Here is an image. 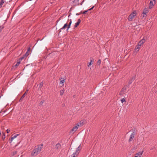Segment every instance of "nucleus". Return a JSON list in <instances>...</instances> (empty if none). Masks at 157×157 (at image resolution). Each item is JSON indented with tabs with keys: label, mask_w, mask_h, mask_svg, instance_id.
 <instances>
[{
	"label": "nucleus",
	"mask_w": 157,
	"mask_h": 157,
	"mask_svg": "<svg viewBox=\"0 0 157 157\" xmlns=\"http://www.w3.org/2000/svg\"><path fill=\"white\" fill-rule=\"evenodd\" d=\"M43 144H41L35 146L32 152L31 156H34L37 155L41 151L43 147Z\"/></svg>",
	"instance_id": "nucleus-1"
},
{
	"label": "nucleus",
	"mask_w": 157,
	"mask_h": 157,
	"mask_svg": "<svg viewBox=\"0 0 157 157\" xmlns=\"http://www.w3.org/2000/svg\"><path fill=\"white\" fill-rule=\"evenodd\" d=\"M80 146V145L76 148L75 150L74 149L72 148L69 149L68 151V153L71 155L70 157H75L78 155L79 153ZM69 157H70V156Z\"/></svg>",
	"instance_id": "nucleus-2"
},
{
	"label": "nucleus",
	"mask_w": 157,
	"mask_h": 157,
	"mask_svg": "<svg viewBox=\"0 0 157 157\" xmlns=\"http://www.w3.org/2000/svg\"><path fill=\"white\" fill-rule=\"evenodd\" d=\"M137 14V12L136 10L134 11L128 17V20L129 21H131L134 18V17Z\"/></svg>",
	"instance_id": "nucleus-3"
},
{
	"label": "nucleus",
	"mask_w": 157,
	"mask_h": 157,
	"mask_svg": "<svg viewBox=\"0 0 157 157\" xmlns=\"http://www.w3.org/2000/svg\"><path fill=\"white\" fill-rule=\"evenodd\" d=\"M132 134H131V135L130 136V138L128 140L129 142H131L133 140V139L135 135L136 134L135 130L132 129Z\"/></svg>",
	"instance_id": "nucleus-4"
},
{
	"label": "nucleus",
	"mask_w": 157,
	"mask_h": 157,
	"mask_svg": "<svg viewBox=\"0 0 157 157\" xmlns=\"http://www.w3.org/2000/svg\"><path fill=\"white\" fill-rule=\"evenodd\" d=\"M151 7H149L147 8H145L144 10H143V17H145L147 16L146 13H148L149 11V10L150 9Z\"/></svg>",
	"instance_id": "nucleus-5"
},
{
	"label": "nucleus",
	"mask_w": 157,
	"mask_h": 157,
	"mask_svg": "<svg viewBox=\"0 0 157 157\" xmlns=\"http://www.w3.org/2000/svg\"><path fill=\"white\" fill-rule=\"evenodd\" d=\"M36 0L35 1V0H30L27 2V4L30 5H33V4H35L36 2Z\"/></svg>",
	"instance_id": "nucleus-6"
},
{
	"label": "nucleus",
	"mask_w": 157,
	"mask_h": 157,
	"mask_svg": "<svg viewBox=\"0 0 157 157\" xmlns=\"http://www.w3.org/2000/svg\"><path fill=\"white\" fill-rule=\"evenodd\" d=\"M77 126L74 127L71 130V132H75L76 131L77 129L78 128V126H79V125L78 124H77Z\"/></svg>",
	"instance_id": "nucleus-7"
},
{
	"label": "nucleus",
	"mask_w": 157,
	"mask_h": 157,
	"mask_svg": "<svg viewBox=\"0 0 157 157\" xmlns=\"http://www.w3.org/2000/svg\"><path fill=\"white\" fill-rule=\"evenodd\" d=\"M28 90H26L25 92L24 93V94L22 95V96H21V98L19 100V101H21L22 99H23V98L25 97L26 95L27 94L28 92Z\"/></svg>",
	"instance_id": "nucleus-8"
},
{
	"label": "nucleus",
	"mask_w": 157,
	"mask_h": 157,
	"mask_svg": "<svg viewBox=\"0 0 157 157\" xmlns=\"http://www.w3.org/2000/svg\"><path fill=\"white\" fill-rule=\"evenodd\" d=\"M61 144L58 143H57L56 145L55 148L56 150H60L61 148Z\"/></svg>",
	"instance_id": "nucleus-9"
},
{
	"label": "nucleus",
	"mask_w": 157,
	"mask_h": 157,
	"mask_svg": "<svg viewBox=\"0 0 157 157\" xmlns=\"http://www.w3.org/2000/svg\"><path fill=\"white\" fill-rule=\"evenodd\" d=\"M145 40L143 38L142 40H140L138 43V45L141 46L143 43L145 42Z\"/></svg>",
	"instance_id": "nucleus-10"
},
{
	"label": "nucleus",
	"mask_w": 157,
	"mask_h": 157,
	"mask_svg": "<svg viewBox=\"0 0 157 157\" xmlns=\"http://www.w3.org/2000/svg\"><path fill=\"white\" fill-rule=\"evenodd\" d=\"M67 23L65 24L64 26H63V27L59 29V33H60V32L62 30H63V29H65L66 28V27H67Z\"/></svg>",
	"instance_id": "nucleus-11"
},
{
	"label": "nucleus",
	"mask_w": 157,
	"mask_h": 157,
	"mask_svg": "<svg viewBox=\"0 0 157 157\" xmlns=\"http://www.w3.org/2000/svg\"><path fill=\"white\" fill-rule=\"evenodd\" d=\"M81 21L80 19H79L78 20V22L75 23V25H74V27H77L79 25L81 22Z\"/></svg>",
	"instance_id": "nucleus-12"
},
{
	"label": "nucleus",
	"mask_w": 157,
	"mask_h": 157,
	"mask_svg": "<svg viewBox=\"0 0 157 157\" xmlns=\"http://www.w3.org/2000/svg\"><path fill=\"white\" fill-rule=\"evenodd\" d=\"M59 80H60L59 84H63H63L64 82V79L61 78L59 79Z\"/></svg>",
	"instance_id": "nucleus-13"
},
{
	"label": "nucleus",
	"mask_w": 157,
	"mask_h": 157,
	"mask_svg": "<svg viewBox=\"0 0 157 157\" xmlns=\"http://www.w3.org/2000/svg\"><path fill=\"white\" fill-rule=\"evenodd\" d=\"M143 151L142 152H139L138 153H137L136 154L135 156H138L139 157H140L143 154Z\"/></svg>",
	"instance_id": "nucleus-14"
},
{
	"label": "nucleus",
	"mask_w": 157,
	"mask_h": 157,
	"mask_svg": "<svg viewBox=\"0 0 157 157\" xmlns=\"http://www.w3.org/2000/svg\"><path fill=\"white\" fill-rule=\"evenodd\" d=\"M140 46L138 45H137L135 48V50H136V51H138L139 49L140 48Z\"/></svg>",
	"instance_id": "nucleus-15"
},
{
	"label": "nucleus",
	"mask_w": 157,
	"mask_h": 157,
	"mask_svg": "<svg viewBox=\"0 0 157 157\" xmlns=\"http://www.w3.org/2000/svg\"><path fill=\"white\" fill-rule=\"evenodd\" d=\"M43 82H41L39 85V86L38 88V90H41V88L43 86Z\"/></svg>",
	"instance_id": "nucleus-16"
},
{
	"label": "nucleus",
	"mask_w": 157,
	"mask_h": 157,
	"mask_svg": "<svg viewBox=\"0 0 157 157\" xmlns=\"http://www.w3.org/2000/svg\"><path fill=\"white\" fill-rule=\"evenodd\" d=\"M126 86H124L121 90V92H123L124 93L126 91Z\"/></svg>",
	"instance_id": "nucleus-17"
},
{
	"label": "nucleus",
	"mask_w": 157,
	"mask_h": 157,
	"mask_svg": "<svg viewBox=\"0 0 157 157\" xmlns=\"http://www.w3.org/2000/svg\"><path fill=\"white\" fill-rule=\"evenodd\" d=\"M5 2L4 0H1L0 2V8L2 7V6Z\"/></svg>",
	"instance_id": "nucleus-18"
},
{
	"label": "nucleus",
	"mask_w": 157,
	"mask_h": 157,
	"mask_svg": "<svg viewBox=\"0 0 157 157\" xmlns=\"http://www.w3.org/2000/svg\"><path fill=\"white\" fill-rule=\"evenodd\" d=\"M20 62H20V61H19L18 60H17V63L13 67H15L16 68H17V67L19 66V65L20 63Z\"/></svg>",
	"instance_id": "nucleus-19"
},
{
	"label": "nucleus",
	"mask_w": 157,
	"mask_h": 157,
	"mask_svg": "<svg viewBox=\"0 0 157 157\" xmlns=\"http://www.w3.org/2000/svg\"><path fill=\"white\" fill-rule=\"evenodd\" d=\"M155 2H153L152 1V0H151L150 1V5L151 6H154L155 4Z\"/></svg>",
	"instance_id": "nucleus-20"
},
{
	"label": "nucleus",
	"mask_w": 157,
	"mask_h": 157,
	"mask_svg": "<svg viewBox=\"0 0 157 157\" xmlns=\"http://www.w3.org/2000/svg\"><path fill=\"white\" fill-rule=\"evenodd\" d=\"M64 89L63 88V89H62L61 91H60V95H62L63 94V93L64 92Z\"/></svg>",
	"instance_id": "nucleus-21"
},
{
	"label": "nucleus",
	"mask_w": 157,
	"mask_h": 157,
	"mask_svg": "<svg viewBox=\"0 0 157 157\" xmlns=\"http://www.w3.org/2000/svg\"><path fill=\"white\" fill-rule=\"evenodd\" d=\"M5 133L2 132V138L3 140H4L5 138Z\"/></svg>",
	"instance_id": "nucleus-22"
},
{
	"label": "nucleus",
	"mask_w": 157,
	"mask_h": 157,
	"mask_svg": "<svg viewBox=\"0 0 157 157\" xmlns=\"http://www.w3.org/2000/svg\"><path fill=\"white\" fill-rule=\"evenodd\" d=\"M135 78H136V75H135L134 76H133L131 78H130V79L133 81L135 79Z\"/></svg>",
	"instance_id": "nucleus-23"
},
{
	"label": "nucleus",
	"mask_w": 157,
	"mask_h": 157,
	"mask_svg": "<svg viewBox=\"0 0 157 157\" xmlns=\"http://www.w3.org/2000/svg\"><path fill=\"white\" fill-rule=\"evenodd\" d=\"M17 153V151H14V152H12L11 153V155L12 156H14V155H15Z\"/></svg>",
	"instance_id": "nucleus-24"
},
{
	"label": "nucleus",
	"mask_w": 157,
	"mask_h": 157,
	"mask_svg": "<svg viewBox=\"0 0 157 157\" xmlns=\"http://www.w3.org/2000/svg\"><path fill=\"white\" fill-rule=\"evenodd\" d=\"M93 59L92 58L91 59H90V62L89 64L88 65V67H89L90 65H91V63L92 62H93Z\"/></svg>",
	"instance_id": "nucleus-25"
},
{
	"label": "nucleus",
	"mask_w": 157,
	"mask_h": 157,
	"mask_svg": "<svg viewBox=\"0 0 157 157\" xmlns=\"http://www.w3.org/2000/svg\"><path fill=\"white\" fill-rule=\"evenodd\" d=\"M101 61L100 59L98 60L97 63L98 65H100L101 64Z\"/></svg>",
	"instance_id": "nucleus-26"
},
{
	"label": "nucleus",
	"mask_w": 157,
	"mask_h": 157,
	"mask_svg": "<svg viewBox=\"0 0 157 157\" xmlns=\"http://www.w3.org/2000/svg\"><path fill=\"white\" fill-rule=\"evenodd\" d=\"M4 28V26L2 25L0 26V33Z\"/></svg>",
	"instance_id": "nucleus-27"
},
{
	"label": "nucleus",
	"mask_w": 157,
	"mask_h": 157,
	"mask_svg": "<svg viewBox=\"0 0 157 157\" xmlns=\"http://www.w3.org/2000/svg\"><path fill=\"white\" fill-rule=\"evenodd\" d=\"M44 102V100H42L40 103V105H42Z\"/></svg>",
	"instance_id": "nucleus-28"
},
{
	"label": "nucleus",
	"mask_w": 157,
	"mask_h": 157,
	"mask_svg": "<svg viewBox=\"0 0 157 157\" xmlns=\"http://www.w3.org/2000/svg\"><path fill=\"white\" fill-rule=\"evenodd\" d=\"M24 57H21L20 58L17 60H18L19 61H20V62H21V61L24 59Z\"/></svg>",
	"instance_id": "nucleus-29"
},
{
	"label": "nucleus",
	"mask_w": 157,
	"mask_h": 157,
	"mask_svg": "<svg viewBox=\"0 0 157 157\" xmlns=\"http://www.w3.org/2000/svg\"><path fill=\"white\" fill-rule=\"evenodd\" d=\"M13 135H12V137L11 138V139L10 140V143H11L12 141L14 139V138L13 137Z\"/></svg>",
	"instance_id": "nucleus-30"
},
{
	"label": "nucleus",
	"mask_w": 157,
	"mask_h": 157,
	"mask_svg": "<svg viewBox=\"0 0 157 157\" xmlns=\"http://www.w3.org/2000/svg\"><path fill=\"white\" fill-rule=\"evenodd\" d=\"M48 10V8H47V6H46L44 8V10H45V11H47Z\"/></svg>",
	"instance_id": "nucleus-31"
},
{
	"label": "nucleus",
	"mask_w": 157,
	"mask_h": 157,
	"mask_svg": "<svg viewBox=\"0 0 157 157\" xmlns=\"http://www.w3.org/2000/svg\"><path fill=\"white\" fill-rule=\"evenodd\" d=\"M121 101L122 103H123L124 101H125V100L124 99L122 98L121 99Z\"/></svg>",
	"instance_id": "nucleus-32"
},
{
	"label": "nucleus",
	"mask_w": 157,
	"mask_h": 157,
	"mask_svg": "<svg viewBox=\"0 0 157 157\" xmlns=\"http://www.w3.org/2000/svg\"><path fill=\"white\" fill-rule=\"evenodd\" d=\"M132 81L130 79L128 83V85H130V84H131L132 83Z\"/></svg>",
	"instance_id": "nucleus-33"
},
{
	"label": "nucleus",
	"mask_w": 157,
	"mask_h": 157,
	"mask_svg": "<svg viewBox=\"0 0 157 157\" xmlns=\"http://www.w3.org/2000/svg\"><path fill=\"white\" fill-rule=\"evenodd\" d=\"M19 134H16V135H13V137L15 138L17 137V136H19Z\"/></svg>",
	"instance_id": "nucleus-34"
},
{
	"label": "nucleus",
	"mask_w": 157,
	"mask_h": 157,
	"mask_svg": "<svg viewBox=\"0 0 157 157\" xmlns=\"http://www.w3.org/2000/svg\"><path fill=\"white\" fill-rule=\"evenodd\" d=\"M124 94V93L123 92H121V91L120 92L119 94L120 95H122Z\"/></svg>",
	"instance_id": "nucleus-35"
},
{
	"label": "nucleus",
	"mask_w": 157,
	"mask_h": 157,
	"mask_svg": "<svg viewBox=\"0 0 157 157\" xmlns=\"http://www.w3.org/2000/svg\"><path fill=\"white\" fill-rule=\"evenodd\" d=\"M88 11V10H85L83 12L82 14H85Z\"/></svg>",
	"instance_id": "nucleus-36"
},
{
	"label": "nucleus",
	"mask_w": 157,
	"mask_h": 157,
	"mask_svg": "<svg viewBox=\"0 0 157 157\" xmlns=\"http://www.w3.org/2000/svg\"><path fill=\"white\" fill-rule=\"evenodd\" d=\"M94 6H93L92 8H91L90 9H89L88 10V11L91 10H92L94 8Z\"/></svg>",
	"instance_id": "nucleus-37"
},
{
	"label": "nucleus",
	"mask_w": 157,
	"mask_h": 157,
	"mask_svg": "<svg viewBox=\"0 0 157 157\" xmlns=\"http://www.w3.org/2000/svg\"><path fill=\"white\" fill-rule=\"evenodd\" d=\"M67 25V29H68L70 28L71 25L70 24H68Z\"/></svg>",
	"instance_id": "nucleus-38"
},
{
	"label": "nucleus",
	"mask_w": 157,
	"mask_h": 157,
	"mask_svg": "<svg viewBox=\"0 0 157 157\" xmlns=\"http://www.w3.org/2000/svg\"><path fill=\"white\" fill-rule=\"evenodd\" d=\"M70 21L69 22V23L68 24H70V25H71V23H72V21H71V20L70 19L69 20Z\"/></svg>",
	"instance_id": "nucleus-39"
},
{
	"label": "nucleus",
	"mask_w": 157,
	"mask_h": 157,
	"mask_svg": "<svg viewBox=\"0 0 157 157\" xmlns=\"http://www.w3.org/2000/svg\"><path fill=\"white\" fill-rule=\"evenodd\" d=\"M79 0H74V1H73V2H75L76 3V2H78V1Z\"/></svg>",
	"instance_id": "nucleus-40"
},
{
	"label": "nucleus",
	"mask_w": 157,
	"mask_h": 157,
	"mask_svg": "<svg viewBox=\"0 0 157 157\" xmlns=\"http://www.w3.org/2000/svg\"><path fill=\"white\" fill-rule=\"evenodd\" d=\"M29 54L28 53V52H27L25 54V56H28L29 55Z\"/></svg>",
	"instance_id": "nucleus-41"
},
{
	"label": "nucleus",
	"mask_w": 157,
	"mask_h": 157,
	"mask_svg": "<svg viewBox=\"0 0 157 157\" xmlns=\"http://www.w3.org/2000/svg\"><path fill=\"white\" fill-rule=\"evenodd\" d=\"M6 132H7V133H9L10 132V130H9L8 129L6 130Z\"/></svg>",
	"instance_id": "nucleus-42"
},
{
	"label": "nucleus",
	"mask_w": 157,
	"mask_h": 157,
	"mask_svg": "<svg viewBox=\"0 0 157 157\" xmlns=\"http://www.w3.org/2000/svg\"><path fill=\"white\" fill-rule=\"evenodd\" d=\"M62 17H61L59 18V20H58L57 21H56V22H58L59 21V20H60V19H61V18Z\"/></svg>",
	"instance_id": "nucleus-43"
},
{
	"label": "nucleus",
	"mask_w": 157,
	"mask_h": 157,
	"mask_svg": "<svg viewBox=\"0 0 157 157\" xmlns=\"http://www.w3.org/2000/svg\"><path fill=\"white\" fill-rule=\"evenodd\" d=\"M84 0H83V1L81 3V5H82V3L84 2Z\"/></svg>",
	"instance_id": "nucleus-44"
},
{
	"label": "nucleus",
	"mask_w": 157,
	"mask_h": 157,
	"mask_svg": "<svg viewBox=\"0 0 157 157\" xmlns=\"http://www.w3.org/2000/svg\"><path fill=\"white\" fill-rule=\"evenodd\" d=\"M62 107H64L65 106V104H62Z\"/></svg>",
	"instance_id": "nucleus-45"
},
{
	"label": "nucleus",
	"mask_w": 157,
	"mask_h": 157,
	"mask_svg": "<svg viewBox=\"0 0 157 157\" xmlns=\"http://www.w3.org/2000/svg\"><path fill=\"white\" fill-rule=\"evenodd\" d=\"M80 14V13H77L76 14V15L77 16L79 15Z\"/></svg>",
	"instance_id": "nucleus-46"
},
{
	"label": "nucleus",
	"mask_w": 157,
	"mask_h": 157,
	"mask_svg": "<svg viewBox=\"0 0 157 157\" xmlns=\"http://www.w3.org/2000/svg\"><path fill=\"white\" fill-rule=\"evenodd\" d=\"M30 50V48H29L28 49V50H27V51L28 52V51H29Z\"/></svg>",
	"instance_id": "nucleus-47"
},
{
	"label": "nucleus",
	"mask_w": 157,
	"mask_h": 157,
	"mask_svg": "<svg viewBox=\"0 0 157 157\" xmlns=\"http://www.w3.org/2000/svg\"><path fill=\"white\" fill-rule=\"evenodd\" d=\"M82 13H83V12H82V11H81L80 13V14H81Z\"/></svg>",
	"instance_id": "nucleus-48"
},
{
	"label": "nucleus",
	"mask_w": 157,
	"mask_h": 157,
	"mask_svg": "<svg viewBox=\"0 0 157 157\" xmlns=\"http://www.w3.org/2000/svg\"><path fill=\"white\" fill-rule=\"evenodd\" d=\"M24 117H23V118H21V120H22L23 121V119H24Z\"/></svg>",
	"instance_id": "nucleus-49"
},
{
	"label": "nucleus",
	"mask_w": 157,
	"mask_h": 157,
	"mask_svg": "<svg viewBox=\"0 0 157 157\" xmlns=\"http://www.w3.org/2000/svg\"><path fill=\"white\" fill-rule=\"evenodd\" d=\"M152 1L153 2H155V0H152Z\"/></svg>",
	"instance_id": "nucleus-50"
},
{
	"label": "nucleus",
	"mask_w": 157,
	"mask_h": 157,
	"mask_svg": "<svg viewBox=\"0 0 157 157\" xmlns=\"http://www.w3.org/2000/svg\"><path fill=\"white\" fill-rule=\"evenodd\" d=\"M2 135L1 132H0V136H1Z\"/></svg>",
	"instance_id": "nucleus-51"
},
{
	"label": "nucleus",
	"mask_w": 157,
	"mask_h": 157,
	"mask_svg": "<svg viewBox=\"0 0 157 157\" xmlns=\"http://www.w3.org/2000/svg\"><path fill=\"white\" fill-rule=\"evenodd\" d=\"M68 29H67V32H68Z\"/></svg>",
	"instance_id": "nucleus-52"
},
{
	"label": "nucleus",
	"mask_w": 157,
	"mask_h": 157,
	"mask_svg": "<svg viewBox=\"0 0 157 157\" xmlns=\"http://www.w3.org/2000/svg\"><path fill=\"white\" fill-rule=\"evenodd\" d=\"M135 157H139L138 156H135Z\"/></svg>",
	"instance_id": "nucleus-53"
},
{
	"label": "nucleus",
	"mask_w": 157,
	"mask_h": 157,
	"mask_svg": "<svg viewBox=\"0 0 157 157\" xmlns=\"http://www.w3.org/2000/svg\"><path fill=\"white\" fill-rule=\"evenodd\" d=\"M80 124H81V121H80Z\"/></svg>",
	"instance_id": "nucleus-54"
},
{
	"label": "nucleus",
	"mask_w": 157,
	"mask_h": 157,
	"mask_svg": "<svg viewBox=\"0 0 157 157\" xmlns=\"http://www.w3.org/2000/svg\"><path fill=\"white\" fill-rule=\"evenodd\" d=\"M47 4L49 5V3H48Z\"/></svg>",
	"instance_id": "nucleus-55"
}]
</instances>
